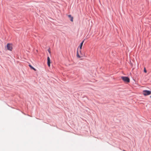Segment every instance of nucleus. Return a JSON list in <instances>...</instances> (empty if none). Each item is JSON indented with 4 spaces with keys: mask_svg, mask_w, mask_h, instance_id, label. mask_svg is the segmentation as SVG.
I'll return each mask as SVG.
<instances>
[{
    "mask_svg": "<svg viewBox=\"0 0 151 151\" xmlns=\"http://www.w3.org/2000/svg\"><path fill=\"white\" fill-rule=\"evenodd\" d=\"M122 79L125 82L129 83L130 81L129 78L127 77L126 76H122Z\"/></svg>",
    "mask_w": 151,
    "mask_h": 151,
    "instance_id": "f257e3e1",
    "label": "nucleus"
},
{
    "mask_svg": "<svg viewBox=\"0 0 151 151\" xmlns=\"http://www.w3.org/2000/svg\"><path fill=\"white\" fill-rule=\"evenodd\" d=\"M151 93V91H150L144 90L143 91V93L145 96H147L150 95Z\"/></svg>",
    "mask_w": 151,
    "mask_h": 151,
    "instance_id": "f03ea898",
    "label": "nucleus"
},
{
    "mask_svg": "<svg viewBox=\"0 0 151 151\" xmlns=\"http://www.w3.org/2000/svg\"><path fill=\"white\" fill-rule=\"evenodd\" d=\"M7 48L8 50H12V45L10 43H8L7 45Z\"/></svg>",
    "mask_w": 151,
    "mask_h": 151,
    "instance_id": "7ed1b4c3",
    "label": "nucleus"
},
{
    "mask_svg": "<svg viewBox=\"0 0 151 151\" xmlns=\"http://www.w3.org/2000/svg\"><path fill=\"white\" fill-rule=\"evenodd\" d=\"M47 65L50 67V58L49 57H47Z\"/></svg>",
    "mask_w": 151,
    "mask_h": 151,
    "instance_id": "20e7f679",
    "label": "nucleus"
},
{
    "mask_svg": "<svg viewBox=\"0 0 151 151\" xmlns=\"http://www.w3.org/2000/svg\"><path fill=\"white\" fill-rule=\"evenodd\" d=\"M68 17L70 18V20L71 22H73V17L71 16L70 15H68Z\"/></svg>",
    "mask_w": 151,
    "mask_h": 151,
    "instance_id": "39448f33",
    "label": "nucleus"
},
{
    "mask_svg": "<svg viewBox=\"0 0 151 151\" xmlns=\"http://www.w3.org/2000/svg\"><path fill=\"white\" fill-rule=\"evenodd\" d=\"M84 42V41L83 40L81 43L80 45V48L81 49H82L83 45Z\"/></svg>",
    "mask_w": 151,
    "mask_h": 151,
    "instance_id": "423d86ee",
    "label": "nucleus"
},
{
    "mask_svg": "<svg viewBox=\"0 0 151 151\" xmlns=\"http://www.w3.org/2000/svg\"><path fill=\"white\" fill-rule=\"evenodd\" d=\"M29 67L30 68L35 71H36V70L35 68L33 67H32L31 65H29Z\"/></svg>",
    "mask_w": 151,
    "mask_h": 151,
    "instance_id": "0eeeda50",
    "label": "nucleus"
},
{
    "mask_svg": "<svg viewBox=\"0 0 151 151\" xmlns=\"http://www.w3.org/2000/svg\"><path fill=\"white\" fill-rule=\"evenodd\" d=\"M77 57H78V58H81L80 56L79 55V54L78 53V51H77Z\"/></svg>",
    "mask_w": 151,
    "mask_h": 151,
    "instance_id": "6e6552de",
    "label": "nucleus"
},
{
    "mask_svg": "<svg viewBox=\"0 0 151 151\" xmlns=\"http://www.w3.org/2000/svg\"><path fill=\"white\" fill-rule=\"evenodd\" d=\"M144 72L146 73L147 72V70L146 69V68H144Z\"/></svg>",
    "mask_w": 151,
    "mask_h": 151,
    "instance_id": "1a4fd4ad",
    "label": "nucleus"
},
{
    "mask_svg": "<svg viewBox=\"0 0 151 151\" xmlns=\"http://www.w3.org/2000/svg\"><path fill=\"white\" fill-rule=\"evenodd\" d=\"M48 52L50 53V51L49 50H48Z\"/></svg>",
    "mask_w": 151,
    "mask_h": 151,
    "instance_id": "9d476101",
    "label": "nucleus"
},
{
    "mask_svg": "<svg viewBox=\"0 0 151 151\" xmlns=\"http://www.w3.org/2000/svg\"><path fill=\"white\" fill-rule=\"evenodd\" d=\"M150 97L151 98V96H150Z\"/></svg>",
    "mask_w": 151,
    "mask_h": 151,
    "instance_id": "9b49d317",
    "label": "nucleus"
}]
</instances>
